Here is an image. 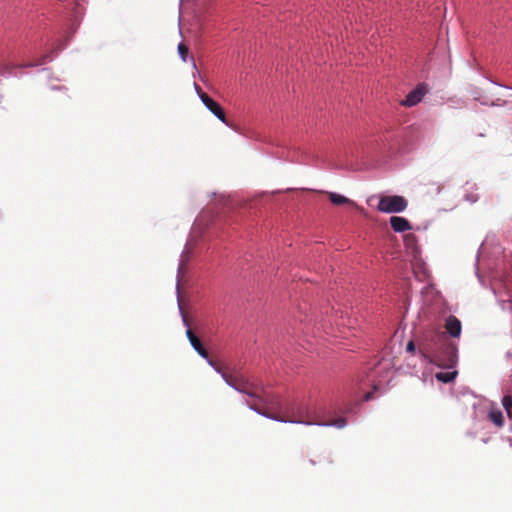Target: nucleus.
I'll return each instance as SVG.
<instances>
[{"label":"nucleus","mask_w":512,"mask_h":512,"mask_svg":"<svg viewBox=\"0 0 512 512\" xmlns=\"http://www.w3.org/2000/svg\"><path fill=\"white\" fill-rule=\"evenodd\" d=\"M310 463H311L312 465H315V461H314V460H312V459H310Z\"/></svg>","instance_id":"nucleus-17"},{"label":"nucleus","mask_w":512,"mask_h":512,"mask_svg":"<svg viewBox=\"0 0 512 512\" xmlns=\"http://www.w3.org/2000/svg\"><path fill=\"white\" fill-rule=\"evenodd\" d=\"M445 329L451 337H460L462 331L460 320L453 315L448 316L445 320Z\"/></svg>","instance_id":"nucleus-8"},{"label":"nucleus","mask_w":512,"mask_h":512,"mask_svg":"<svg viewBox=\"0 0 512 512\" xmlns=\"http://www.w3.org/2000/svg\"><path fill=\"white\" fill-rule=\"evenodd\" d=\"M209 364L218 373L221 374L222 378L228 385L233 387L235 390L243 394H246L247 396L250 397L251 400L248 401V405L250 406V408L274 420L284 421L281 417L271 416L260 410V407L269 404H274L275 402V396L266 392L264 387L260 383L251 381L249 378L236 372L235 370L223 368L222 366L218 365L215 361H209Z\"/></svg>","instance_id":"nucleus-1"},{"label":"nucleus","mask_w":512,"mask_h":512,"mask_svg":"<svg viewBox=\"0 0 512 512\" xmlns=\"http://www.w3.org/2000/svg\"><path fill=\"white\" fill-rule=\"evenodd\" d=\"M408 206L407 200L399 195L383 196L378 203V210L383 213H400Z\"/></svg>","instance_id":"nucleus-4"},{"label":"nucleus","mask_w":512,"mask_h":512,"mask_svg":"<svg viewBox=\"0 0 512 512\" xmlns=\"http://www.w3.org/2000/svg\"><path fill=\"white\" fill-rule=\"evenodd\" d=\"M415 350V344L413 341L408 342L407 344V351L413 352Z\"/></svg>","instance_id":"nucleus-15"},{"label":"nucleus","mask_w":512,"mask_h":512,"mask_svg":"<svg viewBox=\"0 0 512 512\" xmlns=\"http://www.w3.org/2000/svg\"><path fill=\"white\" fill-rule=\"evenodd\" d=\"M457 375L456 371L453 372H438L436 373L435 377L438 381L443 383H449L452 382Z\"/></svg>","instance_id":"nucleus-12"},{"label":"nucleus","mask_w":512,"mask_h":512,"mask_svg":"<svg viewBox=\"0 0 512 512\" xmlns=\"http://www.w3.org/2000/svg\"><path fill=\"white\" fill-rule=\"evenodd\" d=\"M183 322L188 327L186 330V336L191 344V346L196 350V352L203 357L204 359H207L208 362L212 361L209 359L208 351L203 347L200 339L194 334V332L189 327V321L186 316H183Z\"/></svg>","instance_id":"nucleus-6"},{"label":"nucleus","mask_w":512,"mask_h":512,"mask_svg":"<svg viewBox=\"0 0 512 512\" xmlns=\"http://www.w3.org/2000/svg\"><path fill=\"white\" fill-rule=\"evenodd\" d=\"M370 398H371V393H367V394L365 395V399H366V400H368V399H370Z\"/></svg>","instance_id":"nucleus-16"},{"label":"nucleus","mask_w":512,"mask_h":512,"mask_svg":"<svg viewBox=\"0 0 512 512\" xmlns=\"http://www.w3.org/2000/svg\"><path fill=\"white\" fill-rule=\"evenodd\" d=\"M446 349L448 352L447 363L454 364L456 361L457 348L448 343L444 334L431 332L426 335L420 344V351L425 356L435 359L438 365H443L441 359V350Z\"/></svg>","instance_id":"nucleus-2"},{"label":"nucleus","mask_w":512,"mask_h":512,"mask_svg":"<svg viewBox=\"0 0 512 512\" xmlns=\"http://www.w3.org/2000/svg\"><path fill=\"white\" fill-rule=\"evenodd\" d=\"M328 195H329V199L332 202V204H334L336 206H340V205L355 206V203L352 200L348 199L347 197H345L343 195H340V194H337L334 192H330Z\"/></svg>","instance_id":"nucleus-10"},{"label":"nucleus","mask_w":512,"mask_h":512,"mask_svg":"<svg viewBox=\"0 0 512 512\" xmlns=\"http://www.w3.org/2000/svg\"><path fill=\"white\" fill-rule=\"evenodd\" d=\"M489 419L498 427H501L504 422L503 414L498 409H492L489 412Z\"/></svg>","instance_id":"nucleus-11"},{"label":"nucleus","mask_w":512,"mask_h":512,"mask_svg":"<svg viewBox=\"0 0 512 512\" xmlns=\"http://www.w3.org/2000/svg\"><path fill=\"white\" fill-rule=\"evenodd\" d=\"M195 89L197 91V94L199 98L201 99L202 103L206 106V108L213 113L221 122L224 124L231 126L227 119L224 110L220 106L219 103L214 101L211 97H209L205 92L202 91V89L195 85Z\"/></svg>","instance_id":"nucleus-5"},{"label":"nucleus","mask_w":512,"mask_h":512,"mask_svg":"<svg viewBox=\"0 0 512 512\" xmlns=\"http://www.w3.org/2000/svg\"><path fill=\"white\" fill-rule=\"evenodd\" d=\"M178 52L183 61H186L189 49L184 43L178 45Z\"/></svg>","instance_id":"nucleus-14"},{"label":"nucleus","mask_w":512,"mask_h":512,"mask_svg":"<svg viewBox=\"0 0 512 512\" xmlns=\"http://www.w3.org/2000/svg\"><path fill=\"white\" fill-rule=\"evenodd\" d=\"M390 224L395 232H404L411 229L409 221L399 216H392L390 218Z\"/></svg>","instance_id":"nucleus-9"},{"label":"nucleus","mask_w":512,"mask_h":512,"mask_svg":"<svg viewBox=\"0 0 512 512\" xmlns=\"http://www.w3.org/2000/svg\"><path fill=\"white\" fill-rule=\"evenodd\" d=\"M502 405L508 416L512 418V397L510 395H505L502 399Z\"/></svg>","instance_id":"nucleus-13"},{"label":"nucleus","mask_w":512,"mask_h":512,"mask_svg":"<svg viewBox=\"0 0 512 512\" xmlns=\"http://www.w3.org/2000/svg\"><path fill=\"white\" fill-rule=\"evenodd\" d=\"M288 421L306 425L334 426L337 428H343L346 426L345 418L340 417L332 421H322L301 407H299L297 412L294 413L293 418L289 419Z\"/></svg>","instance_id":"nucleus-3"},{"label":"nucleus","mask_w":512,"mask_h":512,"mask_svg":"<svg viewBox=\"0 0 512 512\" xmlns=\"http://www.w3.org/2000/svg\"><path fill=\"white\" fill-rule=\"evenodd\" d=\"M427 88L423 84H419L415 89L410 91L406 98L400 102L402 106L413 107L420 103L427 93Z\"/></svg>","instance_id":"nucleus-7"}]
</instances>
